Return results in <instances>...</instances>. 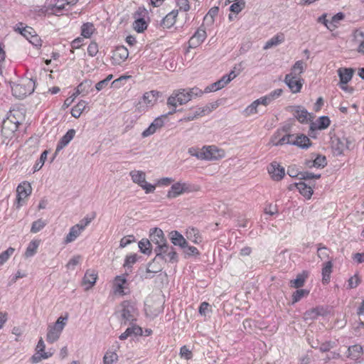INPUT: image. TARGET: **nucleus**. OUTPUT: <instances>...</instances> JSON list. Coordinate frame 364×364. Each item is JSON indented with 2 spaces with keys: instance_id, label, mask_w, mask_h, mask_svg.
<instances>
[{
  "instance_id": "19",
  "label": "nucleus",
  "mask_w": 364,
  "mask_h": 364,
  "mask_svg": "<svg viewBox=\"0 0 364 364\" xmlns=\"http://www.w3.org/2000/svg\"><path fill=\"white\" fill-rule=\"evenodd\" d=\"M18 128L16 122H12L11 119H4L2 122L1 132L6 137L9 138L17 131Z\"/></svg>"
},
{
  "instance_id": "58",
  "label": "nucleus",
  "mask_w": 364,
  "mask_h": 364,
  "mask_svg": "<svg viewBox=\"0 0 364 364\" xmlns=\"http://www.w3.org/2000/svg\"><path fill=\"white\" fill-rule=\"evenodd\" d=\"M318 245L319 247H318L317 250L318 257L322 260L328 259L330 250L326 247H321V244Z\"/></svg>"
},
{
  "instance_id": "10",
  "label": "nucleus",
  "mask_w": 364,
  "mask_h": 364,
  "mask_svg": "<svg viewBox=\"0 0 364 364\" xmlns=\"http://www.w3.org/2000/svg\"><path fill=\"white\" fill-rule=\"evenodd\" d=\"M46 345L42 338H41L36 348V353L32 355L31 360L32 363H37L42 360L48 359L53 355V352L45 351Z\"/></svg>"
},
{
  "instance_id": "30",
  "label": "nucleus",
  "mask_w": 364,
  "mask_h": 364,
  "mask_svg": "<svg viewBox=\"0 0 364 364\" xmlns=\"http://www.w3.org/2000/svg\"><path fill=\"white\" fill-rule=\"evenodd\" d=\"M186 92L187 103L193 99L201 97L204 92L198 87L185 88Z\"/></svg>"
},
{
  "instance_id": "25",
  "label": "nucleus",
  "mask_w": 364,
  "mask_h": 364,
  "mask_svg": "<svg viewBox=\"0 0 364 364\" xmlns=\"http://www.w3.org/2000/svg\"><path fill=\"white\" fill-rule=\"evenodd\" d=\"M97 274L95 270H87L83 277L82 283L84 285H88L85 289H90L96 282Z\"/></svg>"
},
{
  "instance_id": "51",
  "label": "nucleus",
  "mask_w": 364,
  "mask_h": 364,
  "mask_svg": "<svg viewBox=\"0 0 364 364\" xmlns=\"http://www.w3.org/2000/svg\"><path fill=\"white\" fill-rule=\"evenodd\" d=\"M175 23V16L172 14H167L161 21L163 28H170Z\"/></svg>"
},
{
  "instance_id": "43",
  "label": "nucleus",
  "mask_w": 364,
  "mask_h": 364,
  "mask_svg": "<svg viewBox=\"0 0 364 364\" xmlns=\"http://www.w3.org/2000/svg\"><path fill=\"white\" fill-rule=\"evenodd\" d=\"M139 248L140 251L147 255H151L152 252L151 243L148 239H142L139 242Z\"/></svg>"
},
{
  "instance_id": "21",
  "label": "nucleus",
  "mask_w": 364,
  "mask_h": 364,
  "mask_svg": "<svg viewBox=\"0 0 364 364\" xmlns=\"http://www.w3.org/2000/svg\"><path fill=\"white\" fill-rule=\"evenodd\" d=\"M75 134V130L73 129H69L65 135H63L60 141H58L55 151H60L64 147H65L70 141L74 138Z\"/></svg>"
},
{
  "instance_id": "59",
  "label": "nucleus",
  "mask_w": 364,
  "mask_h": 364,
  "mask_svg": "<svg viewBox=\"0 0 364 364\" xmlns=\"http://www.w3.org/2000/svg\"><path fill=\"white\" fill-rule=\"evenodd\" d=\"M298 175H299L300 178L303 180L318 179L321 177V174H315L309 171L301 172Z\"/></svg>"
},
{
  "instance_id": "9",
  "label": "nucleus",
  "mask_w": 364,
  "mask_h": 364,
  "mask_svg": "<svg viewBox=\"0 0 364 364\" xmlns=\"http://www.w3.org/2000/svg\"><path fill=\"white\" fill-rule=\"evenodd\" d=\"M122 317L124 324H127V322L132 323L136 320L137 312L134 304L129 301H124L122 304Z\"/></svg>"
},
{
  "instance_id": "38",
  "label": "nucleus",
  "mask_w": 364,
  "mask_h": 364,
  "mask_svg": "<svg viewBox=\"0 0 364 364\" xmlns=\"http://www.w3.org/2000/svg\"><path fill=\"white\" fill-rule=\"evenodd\" d=\"M332 262L331 261L328 260L326 262H325L323 268H322V281L323 284H327L330 281V276L332 272Z\"/></svg>"
},
{
  "instance_id": "36",
  "label": "nucleus",
  "mask_w": 364,
  "mask_h": 364,
  "mask_svg": "<svg viewBox=\"0 0 364 364\" xmlns=\"http://www.w3.org/2000/svg\"><path fill=\"white\" fill-rule=\"evenodd\" d=\"M238 75V73H235L233 70L229 74L223 75L219 80L216 81L220 90L223 88L227 84L235 79Z\"/></svg>"
},
{
  "instance_id": "64",
  "label": "nucleus",
  "mask_w": 364,
  "mask_h": 364,
  "mask_svg": "<svg viewBox=\"0 0 364 364\" xmlns=\"http://www.w3.org/2000/svg\"><path fill=\"white\" fill-rule=\"evenodd\" d=\"M95 215H96L94 213L91 217L86 216L77 225H79V227H81L82 230H84L85 228L92 222V220H94Z\"/></svg>"
},
{
  "instance_id": "12",
  "label": "nucleus",
  "mask_w": 364,
  "mask_h": 364,
  "mask_svg": "<svg viewBox=\"0 0 364 364\" xmlns=\"http://www.w3.org/2000/svg\"><path fill=\"white\" fill-rule=\"evenodd\" d=\"M284 82L293 93H297L301 91L304 80L299 76L287 74L285 76Z\"/></svg>"
},
{
  "instance_id": "46",
  "label": "nucleus",
  "mask_w": 364,
  "mask_h": 364,
  "mask_svg": "<svg viewBox=\"0 0 364 364\" xmlns=\"http://www.w3.org/2000/svg\"><path fill=\"white\" fill-rule=\"evenodd\" d=\"M352 41L356 46H364V32L361 30H355Z\"/></svg>"
},
{
  "instance_id": "16",
  "label": "nucleus",
  "mask_w": 364,
  "mask_h": 364,
  "mask_svg": "<svg viewBox=\"0 0 364 364\" xmlns=\"http://www.w3.org/2000/svg\"><path fill=\"white\" fill-rule=\"evenodd\" d=\"M16 193L17 208H20L22 201L31 193V185L26 182L20 183L16 188Z\"/></svg>"
},
{
  "instance_id": "35",
  "label": "nucleus",
  "mask_w": 364,
  "mask_h": 364,
  "mask_svg": "<svg viewBox=\"0 0 364 364\" xmlns=\"http://www.w3.org/2000/svg\"><path fill=\"white\" fill-rule=\"evenodd\" d=\"M294 115L301 123L308 121L309 112L301 107L297 106L294 108Z\"/></svg>"
},
{
  "instance_id": "52",
  "label": "nucleus",
  "mask_w": 364,
  "mask_h": 364,
  "mask_svg": "<svg viewBox=\"0 0 364 364\" xmlns=\"http://www.w3.org/2000/svg\"><path fill=\"white\" fill-rule=\"evenodd\" d=\"M46 225V223L42 219H38L32 223L31 232L33 233L38 232Z\"/></svg>"
},
{
  "instance_id": "57",
  "label": "nucleus",
  "mask_w": 364,
  "mask_h": 364,
  "mask_svg": "<svg viewBox=\"0 0 364 364\" xmlns=\"http://www.w3.org/2000/svg\"><path fill=\"white\" fill-rule=\"evenodd\" d=\"M327 164L326 158L322 155H318L317 157L313 161L314 167L323 168Z\"/></svg>"
},
{
  "instance_id": "11",
  "label": "nucleus",
  "mask_w": 364,
  "mask_h": 364,
  "mask_svg": "<svg viewBox=\"0 0 364 364\" xmlns=\"http://www.w3.org/2000/svg\"><path fill=\"white\" fill-rule=\"evenodd\" d=\"M191 191V185L187 183L177 182L173 183L168 191V198H175L178 196Z\"/></svg>"
},
{
  "instance_id": "7",
  "label": "nucleus",
  "mask_w": 364,
  "mask_h": 364,
  "mask_svg": "<svg viewBox=\"0 0 364 364\" xmlns=\"http://www.w3.org/2000/svg\"><path fill=\"white\" fill-rule=\"evenodd\" d=\"M202 155L204 161H217L224 158L225 152L215 145H208L202 147Z\"/></svg>"
},
{
  "instance_id": "22",
  "label": "nucleus",
  "mask_w": 364,
  "mask_h": 364,
  "mask_svg": "<svg viewBox=\"0 0 364 364\" xmlns=\"http://www.w3.org/2000/svg\"><path fill=\"white\" fill-rule=\"evenodd\" d=\"M127 284L126 277L122 276H117L114 280L113 289L115 294L121 295L124 294L125 285Z\"/></svg>"
},
{
  "instance_id": "8",
  "label": "nucleus",
  "mask_w": 364,
  "mask_h": 364,
  "mask_svg": "<svg viewBox=\"0 0 364 364\" xmlns=\"http://www.w3.org/2000/svg\"><path fill=\"white\" fill-rule=\"evenodd\" d=\"M353 147V141L347 137H336L332 139V149L333 153L340 156L344 153L346 150H350Z\"/></svg>"
},
{
  "instance_id": "1",
  "label": "nucleus",
  "mask_w": 364,
  "mask_h": 364,
  "mask_svg": "<svg viewBox=\"0 0 364 364\" xmlns=\"http://www.w3.org/2000/svg\"><path fill=\"white\" fill-rule=\"evenodd\" d=\"M156 256L154 259L150 262L146 269V273H157L161 270V267H155L154 263L159 260H162L164 262L176 263L178 260V255L172 246L168 245L167 243L164 246L156 247L154 248Z\"/></svg>"
},
{
  "instance_id": "44",
  "label": "nucleus",
  "mask_w": 364,
  "mask_h": 364,
  "mask_svg": "<svg viewBox=\"0 0 364 364\" xmlns=\"http://www.w3.org/2000/svg\"><path fill=\"white\" fill-rule=\"evenodd\" d=\"M39 242L37 241H31L25 252V257H33L37 252V249L38 247Z\"/></svg>"
},
{
  "instance_id": "50",
  "label": "nucleus",
  "mask_w": 364,
  "mask_h": 364,
  "mask_svg": "<svg viewBox=\"0 0 364 364\" xmlns=\"http://www.w3.org/2000/svg\"><path fill=\"white\" fill-rule=\"evenodd\" d=\"M14 248L9 247L6 250L0 254V267L9 259V258L14 254Z\"/></svg>"
},
{
  "instance_id": "5",
  "label": "nucleus",
  "mask_w": 364,
  "mask_h": 364,
  "mask_svg": "<svg viewBox=\"0 0 364 364\" xmlns=\"http://www.w3.org/2000/svg\"><path fill=\"white\" fill-rule=\"evenodd\" d=\"M129 176L132 182L139 186L146 193L154 192L156 186L146 181V173L144 171L132 170L129 172Z\"/></svg>"
},
{
  "instance_id": "45",
  "label": "nucleus",
  "mask_w": 364,
  "mask_h": 364,
  "mask_svg": "<svg viewBox=\"0 0 364 364\" xmlns=\"http://www.w3.org/2000/svg\"><path fill=\"white\" fill-rule=\"evenodd\" d=\"M309 290L304 289H297L296 291H295L293 293V294L291 296L292 304H295V303L298 302L302 298L307 296L309 295Z\"/></svg>"
},
{
  "instance_id": "17",
  "label": "nucleus",
  "mask_w": 364,
  "mask_h": 364,
  "mask_svg": "<svg viewBox=\"0 0 364 364\" xmlns=\"http://www.w3.org/2000/svg\"><path fill=\"white\" fill-rule=\"evenodd\" d=\"M159 97V92L156 90H151L149 92H145L141 100L139 102V105H141L142 104L145 105L146 107H152L154 106L158 100Z\"/></svg>"
},
{
  "instance_id": "42",
  "label": "nucleus",
  "mask_w": 364,
  "mask_h": 364,
  "mask_svg": "<svg viewBox=\"0 0 364 364\" xmlns=\"http://www.w3.org/2000/svg\"><path fill=\"white\" fill-rule=\"evenodd\" d=\"M306 68V64L302 60L296 61L291 69L289 74L294 76L300 77L301 74L305 70Z\"/></svg>"
},
{
  "instance_id": "15",
  "label": "nucleus",
  "mask_w": 364,
  "mask_h": 364,
  "mask_svg": "<svg viewBox=\"0 0 364 364\" xmlns=\"http://www.w3.org/2000/svg\"><path fill=\"white\" fill-rule=\"evenodd\" d=\"M149 238L151 243L156 245V247L164 246L167 243L164 232L158 228L150 230Z\"/></svg>"
},
{
  "instance_id": "40",
  "label": "nucleus",
  "mask_w": 364,
  "mask_h": 364,
  "mask_svg": "<svg viewBox=\"0 0 364 364\" xmlns=\"http://www.w3.org/2000/svg\"><path fill=\"white\" fill-rule=\"evenodd\" d=\"M95 28L92 23H83L81 26V36L84 38H90Z\"/></svg>"
},
{
  "instance_id": "24",
  "label": "nucleus",
  "mask_w": 364,
  "mask_h": 364,
  "mask_svg": "<svg viewBox=\"0 0 364 364\" xmlns=\"http://www.w3.org/2000/svg\"><path fill=\"white\" fill-rule=\"evenodd\" d=\"M92 81L86 79L77 87V95L85 96L92 91Z\"/></svg>"
},
{
  "instance_id": "33",
  "label": "nucleus",
  "mask_w": 364,
  "mask_h": 364,
  "mask_svg": "<svg viewBox=\"0 0 364 364\" xmlns=\"http://www.w3.org/2000/svg\"><path fill=\"white\" fill-rule=\"evenodd\" d=\"M87 102L85 100H80L75 106L71 109V115L75 118H79L87 107Z\"/></svg>"
},
{
  "instance_id": "28",
  "label": "nucleus",
  "mask_w": 364,
  "mask_h": 364,
  "mask_svg": "<svg viewBox=\"0 0 364 364\" xmlns=\"http://www.w3.org/2000/svg\"><path fill=\"white\" fill-rule=\"evenodd\" d=\"M293 142V145H296L301 149H307L311 145L309 138L304 134L294 135Z\"/></svg>"
},
{
  "instance_id": "61",
  "label": "nucleus",
  "mask_w": 364,
  "mask_h": 364,
  "mask_svg": "<svg viewBox=\"0 0 364 364\" xmlns=\"http://www.w3.org/2000/svg\"><path fill=\"white\" fill-rule=\"evenodd\" d=\"M258 104L257 102V100H255L254 102H252L245 109V112L246 114V115L247 116H250V115H252L253 114H256L257 113V107H258Z\"/></svg>"
},
{
  "instance_id": "26",
  "label": "nucleus",
  "mask_w": 364,
  "mask_h": 364,
  "mask_svg": "<svg viewBox=\"0 0 364 364\" xmlns=\"http://www.w3.org/2000/svg\"><path fill=\"white\" fill-rule=\"evenodd\" d=\"M330 119L326 116L320 117L315 122L311 123L310 129H325L330 125Z\"/></svg>"
},
{
  "instance_id": "34",
  "label": "nucleus",
  "mask_w": 364,
  "mask_h": 364,
  "mask_svg": "<svg viewBox=\"0 0 364 364\" xmlns=\"http://www.w3.org/2000/svg\"><path fill=\"white\" fill-rule=\"evenodd\" d=\"M295 186L299 193L306 197L310 198L313 194V189L311 186H307L304 182H299L295 183Z\"/></svg>"
},
{
  "instance_id": "14",
  "label": "nucleus",
  "mask_w": 364,
  "mask_h": 364,
  "mask_svg": "<svg viewBox=\"0 0 364 364\" xmlns=\"http://www.w3.org/2000/svg\"><path fill=\"white\" fill-rule=\"evenodd\" d=\"M168 115V113L156 117L149 127L142 132L141 136L143 137H147L154 134L158 129H161L164 125V119H166Z\"/></svg>"
},
{
  "instance_id": "56",
  "label": "nucleus",
  "mask_w": 364,
  "mask_h": 364,
  "mask_svg": "<svg viewBox=\"0 0 364 364\" xmlns=\"http://www.w3.org/2000/svg\"><path fill=\"white\" fill-rule=\"evenodd\" d=\"M294 139V134H286L283 137H282L277 142L274 144L276 146L283 145V144H292Z\"/></svg>"
},
{
  "instance_id": "4",
  "label": "nucleus",
  "mask_w": 364,
  "mask_h": 364,
  "mask_svg": "<svg viewBox=\"0 0 364 364\" xmlns=\"http://www.w3.org/2000/svg\"><path fill=\"white\" fill-rule=\"evenodd\" d=\"M15 31L26 38L32 46L42 45L41 38L36 34L33 28L25 26L23 23H18L15 26Z\"/></svg>"
},
{
  "instance_id": "54",
  "label": "nucleus",
  "mask_w": 364,
  "mask_h": 364,
  "mask_svg": "<svg viewBox=\"0 0 364 364\" xmlns=\"http://www.w3.org/2000/svg\"><path fill=\"white\" fill-rule=\"evenodd\" d=\"M48 151H44L41 154L39 159L36 161V164L33 166V172L39 171L43 166L46 159H47Z\"/></svg>"
},
{
  "instance_id": "20",
  "label": "nucleus",
  "mask_w": 364,
  "mask_h": 364,
  "mask_svg": "<svg viewBox=\"0 0 364 364\" xmlns=\"http://www.w3.org/2000/svg\"><path fill=\"white\" fill-rule=\"evenodd\" d=\"M207 35L205 31L200 28L195 32L193 36L190 38L188 41V46H200L203 43Z\"/></svg>"
},
{
  "instance_id": "27",
  "label": "nucleus",
  "mask_w": 364,
  "mask_h": 364,
  "mask_svg": "<svg viewBox=\"0 0 364 364\" xmlns=\"http://www.w3.org/2000/svg\"><path fill=\"white\" fill-rule=\"evenodd\" d=\"M353 70L351 68H339L338 75L340 77V84L346 85L353 77Z\"/></svg>"
},
{
  "instance_id": "13",
  "label": "nucleus",
  "mask_w": 364,
  "mask_h": 364,
  "mask_svg": "<svg viewBox=\"0 0 364 364\" xmlns=\"http://www.w3.org/2000/svg\"><path fill=\"white\" fill-rule=\"evenodd\" d=\"M129 56L127 47H114L111 51V59L113 64L120 65Z\"/></svg>"
},
{
  "instance_id": "48",
  "label": "nucleus",
  "mask_w": 364,
  "mask_h": 364,
  "mask_svg": "<svg viewBox=\"0 0 364 364\" xmlns=\"http://www.w3.org/2000/svg\"><path fill=\"white\" fill-rule=\"evenodd\" d=\"M118 360V355L112 351H107L103 358L104 364H114Z\"/></svg>"
},
{
  "instance_id": "23",
  "label": "nucleus",
  "mask_w": 364,
  "mask_h": 364,
  "mask_svg": "<svg viewBox=\"0 0 364 364\" xmlns=\"http://www.w3.org/2000/svg\"><path fill=\"white\" fill-rule=\"evenodd\" d=\"M170 240L174 245H178L181 248H185L188 245L186 240L178 231L170 232Z\"/></svg>"
},
{
  "instance_id": "18",
  "label": "nucleus",
  "mask_w": 364,
  "mask_h": 364,
  "mask_svg": "<svg viewBox=\"0 0 364 364\" xmlns=\"http://www.w3.org/2000/svg\"><path fill=\"white\" fill-rule=\"evenodd\" d=\"M268 172L274 181H280L285 175V171L277 162H272L268 168Z\"/></svg>"
},
{
  "instance_id": "3",
  "label": "nucleus",
  "mask_w": 364,
  "mask_h": 364,
  "mask_svg": "<svg viewBox=\"0 0 364 364\" xmlns=\"http://www.w3.org/2000/svg\"><path fill=\"white\" fill-rule=\"evenodd\" d=\"M67 317L60 316L55 323L48 325L46 341L50 343L57 341L66 324Z\"/></svg>"
},
{
  "instance_id": "55",
  "label": "nucleus",
  "mask_w": 364,
  "mask_h": 364,
  "mask_svg": "<svg viewBox=\"0 0 364 364\" xmlns=\"http://www.w3.org/2000/svg\"><path fill=\"white\" fill-rule=\"evenodd\" d=\"M348 355L352 358H356L362 352L363 348L359 345H354L348 348Z\"/></svg>"
},
{
  "instance_id": "39",
  "label": "nucleus",
  "mask_w": 364,
  "mask_h": 364,
  "mask_svg": "<svg viewBox=\"0 0 364 364\" xmlns=\"http://www.w3.org/2000/svg\"><path fill=\"white\" fill-rule=\"evenodd\" d=\"M142 330L137 326H132V327L127 328V330L119 336L120 340H125L132 334L141 335Z\"/></svg>"
},
{
  "instance_id": "2",
  "label": "nucleus",
  "mask_w": 364,
  "mask_h": 364,
  "mask_svg": "<svg viewBox=\"0 0 364 364\" xmlns=\"http://www.w3.org/2000/svg\"><path fill=\"white\" fill-rule=\"evenodd\" d=\"M34 90L35 82L31 78L22 79L11 87L12 93L17 98H23L32 94Z\"/></svg>"
},
{
  "instance_id": "47",
  "label": "nucleus",
  "mask_w": 364,
  "mask_h": 364,
  "mask_svg": "<svg viewBox=\"0 0 364 364\" xmlns=\"http://www.w3.org/2000/svg\"><path fill=\"white\" fill-rule=\"evenodd\" d=\"M284 35L282 33H277L272 38H270L268 41H267L265 46H277L278 44H282L284 42Z\"/></svg>"
},
{
  "instance_id": "6",
  "label": "nucleus",
  "mask_w": 364,
  "mask_h": 364,
  "mask_svg": "<svg viewBox=\"0 0 364 364\" xmlns=\"http://www.w3.org/2000/svg\"><path fill=\"white\" fill-rule=\"evenodd\" d=\"M187 103L186 92L185 88L174 90L167 99V105L173 107V109L168 112L172 114L176 112L178 105H183Z\"/></svg>"
},
{
  "instance_id": "29",
  "label": "nucleus",
  "mask_w": 364,
  "mask_h": 364,
  "mask_svg": "<svg viewBox=\"0 0 364 364\" xmlns=\"http://www.w3.org/2000/svg\"><path fill=\"white\" fill-rule=\"evenodd\" d=\"M186 236L188 240L194 242L195 244H199L202 242V237L200 235L199 230L194 228H188L186 232Z\"/></svg>"
},
{
  "instance_id": "60",
  "label": "nucleus",
  "mask_w": 364,
  "mask_h": 364,
  "mask_svg": "<svg viewBox=\"0 0 364 364\" xmlns=\"http://www.w3.org/2000/svg\"><path fill=\"white\" fill-rule=\"evenodd\" d=\"M198 311L201 316H205L211 312V308L208 302H202L199 306Z\"/></svg>"
},
{
  "instance_id": "53",
  "label": "nucleus",
  "mask_w": 364,
  "mask_h": 364,
  "mask_svg": "<svg viewBox=\"0 0 364 364\" xmlns=\"http://www.w3.org/2000/svg\"><path fill=\"white\" fill-rule=\"evenodd\" d=\"M245 4L244 0H236L235 2L230 6V9L232 12L238 14L244 9Z\"/></svg>"
},
{
  "instance_id": "32",
  "label": "nucleus",
  "mask_w": 364,
  "mask_h": 364,
  "mask_svg": "<svg viewBox=\"0 0 364 364\" xmlns=\"http://www.w3.org/2000/svg\"><path fill=\"white\" fill-rule=\"evenodd\" d=\"M308 277V272L304 271L302 273L299 274L295 279L290 281V287L295 289H299L304 285L306 279Z\"/></svg>"
},
{
  "instance_id": "63",
  "label": "nucleus",
  "mask_w": 364,
  "mask_h": 364,
  "mask_svg": "<svg viewBox=\"0 0 364 364\" xmlns=\"http://www.w3.org/2000/svg\"><path fill=\"white\" fill-rule=\"evenodd\" d=\"M348 289H354L360 283V279L358 274H355L348 279Z\"/></svg>"
},
{
  "instance_id": "37",
  "label": "nucleus",
  "mask_w": 364,
  "mask_h": 364,
  "mask_svg": "<svg viewBox=\"0 0 364 364\" xmlns=\"http://www.w3.org/2000/svg\"><path fill=\"white\" fill-rule=\"evenodd\" d=\"M54 4H50L48 8L51 9L52 13L57 14L61 12L63 10H68L66 6H68L65 0H54Z\"/></svg>"
},
{
  "instance_id": "62",
  "label": "nucleus",
  "mask_w": 364,
  "mask_h": 364,
  "mask_svg": "<svg viewBox=\"0 0 364 364\" xmlns=\"http://www.w3.org/2000/svg\"><path fill=\"white\" fill-rule=\"evenodd\" d=\"M320 314L319 310L318 308L312 309L309 311H307L304 314V318L305 319H315L318 317V316Z\"/></svg>"
},
{
  "instance_id": "31",
  "label": "nucleus",
  "mask_w": 364,
  "mask_h": 364,
  "mask_svg": "<svg viewBox=\"0 0 364 364\" xmlns=\"http://www.w3.org/2000/svg\"><path fill=\"white\" fill-rule=\"evenodd\" d=\"M82 231L83 230H82V228L79 227V225H75L73 226L70 229L68 234L66 235L65 242L68 244L73 242L81 234Z\"/></svg>"
},
{
  "instance_id": "49",
  "label": "nucleus",
  "mask_w": 364,
  "mask_h": 364,
  "mask_svg": "<svg viewBox=\"0 0 364 364\" xmlns=\"http://www.w3.org/2000/svg\"><path fill=\"white\" fill-rule=\"evenodd\" d=\"M133 27L138 33H141L146 29L147 23L144 18H139L134 21Z\"/></svg>"
},
{
  "instance_id": "41",
  "label": "nucleus",
  "mask_w": 364,
  "mask_h": 364,
  "mask_svg": "<svg viewBox=\"0 0 364 364\" xmlns=\"http://www.w3.org/2000/svg\"><path fill=\"white\" fill-rule=\"evenodd\" d=\"M344 18V15L343 13H338L334 15L331 19L328 20V23H326V27L330 31H333L338 26V23L340 21H341Z\"/></svg>"
}]
</instances>
